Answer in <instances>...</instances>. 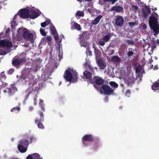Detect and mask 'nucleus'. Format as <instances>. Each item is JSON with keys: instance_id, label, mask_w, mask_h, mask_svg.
Returning <instances> with one entry per match:
<instances>
[{"instance_id": "obj_1", "label": "nucleus", "mask_w": 159, "mask_h": 159, "mask_svg": "<svg viewBox=\"0 0 159 159\" xmlns=\"http://www.w3.org/2000/svg\"><path fill=\"white\" fill-rule=\"evenodd\" d=\"M158 14L156 12H153L152 16L149 17V25L151 30H152L154 35H156L159 33V25L157 19Z\"/></svg>"}, {"instance_id": "obj_2", "label": "nucleus", "mask_w": 159, "mask_h": 159, "mask_svg": "<svg viewBox=\"0 0 159 159\" xmlns=\"http://www.w3.org/2000/svg\"><path fill=\"white\" fill-rule=\"evenodd\" d=\"M77 72L68 69L64 72V77L65 79L68 82L71 81L73 79V81H76L78 79Z\"/></svg>"}, {"instance_id": "obj_3", "label": "nucleus", "mask_w": 159, "mask_h": 159, "mask_svg": "<svg viewBox=\"0 0 159 159\" xmlns=\"http://www.w3.org/2000/svg\"><path fill=\"white\" fill-rule=\"evenodd\" d=\"M12 46V43L7 40L0 41V55H4L7 54L5 49L11 48Z\"/></svg>"}, {"instance_id": "obj_4", "label": "nucleus", "mask_w": 159, "mask_h": 159, "mask_svg": "<svg viewBox=\"0 0 159 159\" xmlns=\"http://www.w3.org/2000/svg\"><path fill=\"white\" fill-rule=\"evenodd\" d=\"M100 93L107 95H112L114 93V89H112L109 85L106 84L102 85L99 88Z\"/></svg>"}, {"instance_id": "obj_5", "label": "nucleus", "mask_w": 159, "mask_h": 159, "mask_svg": "<svg viewBox=\"0 0 159 159\" xmlns=\"http://www.w3.org/2000/svg\"><path fill=\"white\" fill-rule=\"evenodd\" d=\"M38 114L40 117H37L35 120V123L37 125L38 127L41 129H44L45 128L44 126L42 123L44 121V116L43 112L39 111Z\"/></svg>"}, {"instance_id": "obj_6", "label": "nucleus", "mask_w": 159, "mask_h": 159, "mask_svg": "<svg viewBox=\"0 0 159 159\" xmlns=\"http://www.w3.org/2000/svg\"><path fill=\"white\" fill-rule=\"evenodd\" d=\"M104 80L100 77L98 76H94L92 80H91V83L93 84V86L95 88L99 89L97 85H104Z\"/></svg>"}, {"instance_id": "obj_7", "label": "nucleus", "mask_w": 159, "mask_h": 159, "mask_svg": "<svg viewBox=\"0 0 159 159\" xmlns=\"http://www.w3.org/2000/svg\"><path fill=\"white\" fill-rule=\"evenodd\" d=\"M28 139L30 140V141L28 139H24L19 141L18 145H22V146L27 147L29 144L32 143L33 141L34 140V138L32 136L28 137Z\"/></svg>"}, {"instance_id": "obj_8", "label": "nucleus", "mask_w": 159, "mask_h": 159, "mask_svg": "<svg viewBox=\"0 0 159 159\" xmlns=\"http://www.w3.org/2000/svg\"><path fill=\"white\" fill-rule=\"evenodd\" d=\"M7 89L4 90L5 93H8L9 96L13 95L17 91V89L14 84H11L9 88H6Z\"/></svg>"}, {"instance_id": "obj_9", "label": "nucleus", "mask_w": 159, "mask_h": 159, "mask_svg": "<svg viewBox=\"0 0 159 159\" xmlns=\"http://www.w3.org/2000/svg\"><path fill=\"white\" fill-rule=\"evenodd\" d=\"M82 140L84 145L87 146L86 144L85 141H88L90 142H93L95 140V138L90 134H85L82 138Z\"/></svg>"}, {"instance_id": "obj_10", "label": "nucleus", "mask_w": 159, "mask_h": 159, "mask_svg": "<svg viewBox=\"0 0 159 159\" xmlns=\"http://www.w3.org/2000/svg\"><path fill=\"white\" fill-rule=\"evenodd\" d=\"M24 33L23 34V37L25 40H30L32 43L33 41V34L30 33L29 30L26 29L25 30Z\"/></svg>"}, {"instance_id": "obj_11", "label": "nucleus", "mask_w": 159, "mask_h": 159, "mask_svg": "<svg viewBox=\"0 0 159 159\" xmlns=\"http://www.w3.org/2000/svg\"><path fill=\"white\" fill-rule=\"evenodd\" d=\"M20 11V15L21 18L26 19L30 17V11L28 9L25 8L21 9Z\"/></svg>"}, {"instance_id": "obj_12", "label": "nucleus", "mask_w": 159, "mask_h": 159, "mask_svg": "<svg viewBox=\"0 0 159 159\" xmlns=\"http://www.w3.org/2000/svg\"><path fill=\"white\" fill-rule=\"evenodd\" d=\"M115 24L118 26H122L124 24V19L121 16H118L115 19Z\"/></svg>"}, {"instance_id": "obj_13", "label": "nucleus", "mask_w": 159, "mask_h": 159, "mask_svg": "<svg viewBox=\"0 0 159 159\" xmlns=\"http://www.w3.org/2000/svg\"><path fill=\"white\" fill-rule=\"evenodd\" d=\"M84 76V79L87 80L88 82L91 83V80H92V73L88 71H85L83 73Z\"/></svg>"}, {"instance_id": "obj_14", "label": "nucleus", "mask_w": 159, "mask_h": 159, "mask_svg": "<svg viewBox=\"0 0 159 159\" xmlns=\"http://www.w3.org/2000/svg\"><path fill=\"white\" fill-rule=\"evenodd\" d=\"M26 61V58L23 57L20 59L13 58L12 60V63L13 65L16 66L19 65L22 62H24Z\"/></svg>"}, {"instance_id": "obj_15", "label": "nucleus", "mask_w": 159, "mask_h": 159, "mask_svg": "<svg viewBox=\"0 0 159 159\" xmlns=\"http://www.w3.org/2000/svg\"><path fill=\"white\" fill-rule=\"evenodd\" d=\"M97 63L100 69H103L106 68V63L103 60L99 59L97 61Z\"/></svg>"}, {"instance_id": "obj_16", "label": "nucleus", "mask_w": 159, "mask_h": 159, "mask_svg": "<svg viewBox=\"0 0 159 159\" xmlns=\"http://www.w3.org/2000/svg\"><path fill=\"white\" fill-rule=\"evenodd\" d=\"M134 81V78L133 77L128 76L127 79H125V84L128 86L132 85Z\"/></svg>"}, {"instance_id": "obj_17", "label": "nucleus", "mask_w": 159, "mask_h": 159, "mask_svg": "<svg viewBox=\"0 0 159 159\" xmlns=\"http://www.w3.org/2000/svg\"><path fill=\"white\" fill-rule=\"evenodd\" d=\"M39 16L38 13L34 11V10H31L30 11V17L31 19H35Z\"/></svg>"}, {"instance_id": "obj_18", "label": "nucleus", "mask_w": 159, "mask_h": 159, "mask_svg": "<svg viewBox=\"0 0 159 159\" xmlns=\"http://www.w3.org/2000/svg\"><path fill=\"white\" fill-rule=\"evenodd\" d=\"M111 10V11H114L119 12L123 11V8L120 6H113Z\"/></svg>"}, {"instance_id": "obj_19", "label": "nucleus", "mask_w": 159, "mask_h": 159, "mask_svg": "<svg viewBox=\"0 0 159 159\" xmlns=\"http://www.w3.org/2000/svg\"><path fill=\"white\" fill-rule=\"evenodd\" d=\"M90 37L89 33L88 31H84L82 35L80 36V38L82 39H87Z\"/></svg>"}, {"instance_id": "obj_20", "label": "nucleus", "mask_w": 159, "mask_h": 159, "mask_svg": "<svg viewBox=\"0 0 159 159\" xmlns=\"http://www.w3.org/2000/svg\"><path fill=\"white\" fill-rule=\"evenodd\" d=\"M150 12V9L147 6H146L145 8L143 9V14L145 17H146Z\"/></svg>"}, {"instance_id": "obj_21", "label": "nucleus", "mask_w": 159, "mask_h": 159, "mask_svg": "<svg viewBox=\"0 0 159 159\" xmlns=\"http://www.w3.org/2000/svg\"><path fill=\"white\" fill-rule=\"evenodd\" d=\"M102 16L101 15L98 16L94 20H92L91 23L93 25H97L99 22Z\"/></svg>"}, {"instance_id": "obj_22", "label": "nucleus", "mask_w": 159, "mask_h": 159, "mask_svg": "<svg viewBox=\"0 0 159 159\" xmlns=\"http://www.w3.org/2000/svg\"><path fill=\"white\" fill-rule=\"evenodd\" d=\"M25 147L22 146V145H18V148L20 152L21 153L25 152L27 151V148Z\"/></svg>"}, {"instance_id": "obj_23", "label": "nucleus", "mask_w": 159, "mask_h": 159, "mask_svg": "<svg viewBox=\"0 0 159 159\" xmlns=\"http://www.w3.org/2000/svg\"><path fill=\"white\" fill-rule=\"evenodd\" d=\"M29 84L30 86H31L33 89H34V85L36 84L37 83V80H34L33 79H30V80L29 81Z\"/></svg>"}, {"instance_id": "obj_24", "label": "nucleus", "mask_w": 159, "mask_h": 159, "mask_svg": "<svg viewBox=\"0 0 159 159\" xmlns=\"http://www.w3.org/2000/svg\"><path fill=\"white\" fill-rule=\"evenodd\" d=\"M50 29L51 31V34L52 35H55L57 33L56 29L52 24V25L50 27Z\"/></svg>"}, {"instance_id": "obj_25", "label": "nucleus", "mask_w": 159, "mask_h": 159, "mask_svg": "<svg viewBox=\"0 0 159 159\" xmlns=\"http://www.w3.org/2000/svg\"><path fill=\"white\" fill-rule=\"evenodd\" d=\"M111 37V36L110 34L108 33L103 37L102 39L103 40L107 42L109 40Z\"/></svg>"}, {"instance_id": "obj_26", "label": "nucleus", "mask_w": 159, "mask_h": 159, "mask_svg": "<svg viewBox=\"0 0 159 159\" xmlns=\"http://www.w3.org/2000/svg\"><path fill=\"white\" fill-rule=\"evenodd\" d=\"M109 84L113 89L117 88L118 86V84L114 81H110Z\"/></svg>"}, {"instance_id": "obj_27", "label": "nucleus", "mask_w": 159, "mask_h": 159, "mask_svg": "<svg viewBox=\"0 0 159 159\" xmlns=\"http://www.w3.org/2000/svg\"><path fill=\"white\" fill-rule=\"evenodd\" d=\"M157 88H159V83H154L152 86V89L153 90L158 89Z\"/></svg>"}, {"instance_id": "obj_28", "label": "nucleus", "mask_w": 159, "mask_h": 159, "mask_svg": "<svg viewBox=\"0 0 159 159\" xmlns=\"http://www.w3.org/2000/svg\"><path fill=\"white\" fill-rule=\"evenodd\" d=\"M112 61H114L119 63L120 61V59L118 56H114L112 58Z\"/></svg>"}, {"instance_id": "obj_29", "label": "nucleus", "mask_w": 159, "mask_h": 159, "mask_svg": "<svg viewBox=\"0 0 159 159\" xmlns=\"http://www.w3.org/2000/svg\"><path fill=\"white\" fill-rule=\"evenodd\" d=\"M39 101H40V102L39 103V105L40 106L42 110L43 111H45V109L44 107V104L43 103V101L41 99H40Z\"/></svg>"}, {"instance_id": "obj_30", "label": "nucleus", "mask_w": 159, "mask_h": 159, "mask_svg": "<svg viewBox=\"0 0 159 159\" xmlns=\"http://www.w3.org/2000/svg\"><path fill=\"white\" fill-rule=\"evenodd\" d=\"M33 157V159H42V157H41L40 155L37 153H34L32 154Z\"/></svg>"}, {"instance_id": "obj_31", "label": "nucleus", "mask_w": 159, "mask_h": 159, "mask_svg": "<svg viewBox=\"0 0 159 159\" xmlns=\"http://www.w3.org/2000/svg\"><path fill=\"white\" fill-rule=\"evenodd\" d=\"M26 28H25L24 29H23L22 28H19L17 31V34H22L24 33V32L25 30H26Z\"/></svg>"}, {"instance_id": "obj_32", "label": "nucleus", "mask_w": 159, "mask_h": 159, "mask_svg": "<svg viewBox=\"0 0 159 159\" xmlns=\"http://www.w3.org/2000/svg\"><path fill=\"white\" fill-rule=\"evenodd\" d=\"M54 39L56 41V43H57V45H59L61 42V39L59 41H58L59 39V37L58 35H56L54 36Z\"/></svg>"}, {"instance_id": "obj_33", "label": "nucleus", "mask_w": 159, "mask_h": 159, "mask_svg": "<svg viewBox=\"0 0 159 159\" xmlns=\"http://www.w3.org/2000/svg\"><path fill=\"white\" fill-rule=\"evenodd\" d=\"M74 25L75 29L78 30H80L81 27L80 25L76 23V22H74Z\"/></svg>"}, {"instance_id": "obj_34", "label": "nucleus", "mask_w": 159, "mask_h": 159, "mask_svg": "<svg viewBox=\"0 0 159 159\" xmlns=\"http://www.w3.org/2000/svg\"><path fill=\"white\" fill-rule=\"evenodd\" d=\"M20 109V107L18 106H16V107H14L13 108L11 109V112H15L16 111H19Z\"/></svg>"}, {"instance_id": "obj_35", "label": "nucleus", "mask_w": 159, "mask_h": 159, "mask_svg": "<svg viewBox=\"0 0 159 159\" xmlns=\"http://www.w3.org/2000/svg\"><path fill=\"white\" fill-rule=\"evenodd\" d=\"M152 46H151V53L150 54H152L153 53V49L155 48L156 47V43H155L154 41H153V42H152Z\"/></svg>"}, {"instance_id": "obj_36", "label": "nucleus", "mask_w": 159, "mask_h": 159, "mask_svg": "<svg viewBox=\"0 0 159 159\" xmlns=\"http://www.w3.org/2000/svg\"><path fill=\"white\" fill-rule=\"evenodd\" d=\"M84 13L83 12L80 11H77L76 13V15L78 16H84Z\"/></svg>"}, {"instance_id": "obj_37", "label": "nucleus", "mask_w": 159, "mask_h": 159, "mask_svg": "<svg viewBox=\"0 0 159 159\" xmlns=\"http://www.w3.org/2000/svg\"><path fill=\"white\" fill-rule=\"evenodd\" d=\"M42 39L44 41H46V39H47L48 41H50L52 40V37L50 35H48L47 36V38H46L45 37H43Z\"/></svg>"}, {"instance_id": "obj_38", "label": "nucleus", "mask_w": 159, "mask_h": 159, "mask_svg": "<svg viewBox=\"0 0 159 159\" xmlns=\"http://www.w3.org/2000/svg\"><path fill=\"white\" fill-rule=\"evenodd\" d=\"M142 68L140 66H138L135 69L136 72L137 74L140 73L141 71Z\"/></svg>"}, {"instance_id": "obj_39", "label": "nucleus", "mask_w": 159, "mask_h": 159, "mask_svg": "<svg viewBox=\"0 0 159 159\" xmlns=\"http://www.w3.org/2000/svg\"><path fill=\"white\" fill-rule=\"evenodd\" d=\"M0 77L3 79H6L7 78L6 75L5 74L4 72H2L0 74Z\"/></svg>"}, {"instance_id": "obj_40", "label": "nucleus", "mask_w": 159, "mask_h": 159, "mask_svg": "<svg viewBox=\"0 0 159 159\" xmlns=\"http://www.w3.org/2000/svg\"><path fill=\"white\" fill-rule=\"evenodd\" d=\"M41 34L43 36H45L46 35V32H45L44 30L41 28L40 30Z\"/></svg>"}, {"instance_id": "obj_41", "label": "nucleus", "mask_w": 159, "mask_h": 159, "mask_svg": "<svg viewBox=\"0 0 159 159\" xmlns=\"http://www.w3.org/2000/svg\"><path fill=\"white\" fill-rule=\"evenodd\" d=\"M17 24H16V21H12L11 23V28H14L16 26H17Z\"/></svg>"}, {"instance_id": "obj_42", "label": "nucleus", "mask_w": 159, "mask_h": 159, "mask_svg": "<svg viewBox=\"0 0 159 159\" xmlns=\"http://www.w3.org/2000/svg\"><path fill=\"white\" fill-rule=\"evenodd\" d=\"M127 43L128 44H130L131 45H134V41L132 40H127Z\"/></svg>"}, {"instance_id": "obj_43", "label": "nucleus", "mask_w": 159, "mask_h": 159, "mask_svg": "<svg viewBox=\"0 0 159 159\" xmlns=\"http://www.w3.org/2000/svg\"><path fill=\"white\" fill-rule=\"evenodd\" d=\"M105 42L103 40H100L98 42V44L101 46H103L105 44Z\"/></svg>"}, {"instance_id": "obj_44", "label": "nucleus", "mask_w": 159, "mask_h": 159, "mask_svg": "<svg viewBox=\"0 0 159 159\" xmlns=\"http://www.w3.org/2000/svg\"><path fill=\"white\" fill-rule=\"evenodd\" d=\"M88 67L90 71L92 72H94V70L93 69V67H92L91 65H88Z\"/></svg>"}, {"instance_id": "obj_45", "label": "nucleus", "mask_w": 159, "mask_h": 159, "mask_svg": "<svg viewBox=\"0 0 159 159\" xmlns=\"http://www.w3.org/2000/svg\"><path fill=\"white\" fill-rule=\"evenodd\" d=\"M16 38L19 41H21L23 39L22 37V36H20L19 35H18V34H17L16 35Z\"/></svg>"}, {"instance_id": "obj_46", "label": "nucleus", "mask_w": 159, "mask_h": 159, "mask_svg": "<svg viewBox=\"0 0 159 159\" xmlns=\"http://www.w3.org/2000/svg\"><path fill=\"white\" fill-rule=\"evenodd\" d=\"M136 22H129L128 24L129 27H134L136 25Z\"/></svg>"}, {"instance_id": "obj_47", "label": "nucleus", "mask_w": 159, "mask_h": 159, "mask_svg": "<svg viewBox=\"0 0 159 159\" xmlns=\"http://www.w3.org/2000/svg\"><path fill=\"white\" fill-rule=\"evenodd\" d=\"M7 85V83H4L2 84V85L0 86V90L2 89V88L5 87Z\"/></svg>"}, {"instance_id": "obj_48", "label": "nucleus", "mask_w": 159, "mask_h": 159, "mask_svg": "<svg viewBox=\"0 0 159 159\" xmlns=\"http://www.w3.org/2000/svg\"><path fill=\"white\" fill-rule=\"evenodd\" d=\"M84 40L83 39H81L80 41V45L82 46H83L84 47H85L86 46V44L85 43H84L83 41Z\"/></svg>"}, {"instance_id": "obj_49", "label": "nucleus", "mask_w": 159, "mask_h": 159, "mask_svg": "<svg viewBox=\"0 0 159 159\" xmlns=\"http://www.w3.org/2000/svg\"><path fill=\"white\" fill-rule=\"evenodd\" d=\"M87 51H86L87 54L88 55H92V52L89 50V48H87Z\"/></svg>"}, {"instance_id": "obj_50", "label": "nucleus", "mask_w": 159, "mask_h": 159, "mask_svg": "<svg viewBox=\"0 0 159 159\" xmlns=\"http://www.w3.org/2000/svg\"><path fill=\"white\" fill-rule=\"evenodd\" d=\"M134 54V53L133 52L131 51H129L127 53V56L128 57H130L131 56H132Z\"/></svg>"}, {"instance_id": "obj_51", "label": "nucleus", "mask_w": 159, "mask_h": 159, "mask_svg": "<svg viewBox=\"0 0 159 159\" xmlns=\"http://www.w3.org/2000/svg\"><path fill=\"white\" fill-rule=\"evenodd\" d=\"M37 96H36V97L34 98V106L36 105L37 104Z\"/></svg>"}, {"instance_id": "obj_52", "label": "nucleus", "mask_w": 159, "mask_h": 159, "mask_svg": "<svg viewBox=\"0 0 159 159\" xmlns=\"http://www.w3.org/2000/svg\"><path fill=\"white\" fill-rule=\"evenodd\" d=\"M47 25H48L49 24L51 23V21L50 19H48L46 20L45 21Z\"/></svg>"}, {"instance_id": "obj_53", "label": "nucleus", "mask_w": 159, "mask_h": 159, "mask_svg": "<svg viewBox=\"0 0 159 159\" xmlns=\"http://www.w3.org/2000/svg\"><path fill=\"white\" fill-rule=\"evenodd\" d=\"M45 22H44L43 23H41V26L42 27L44 28L47 25Z\"/></svg>"}, {"instance_id": "obj_54", "label": "nucleus", "mask_w": 159, "mask_h": 159, "mask_svg": "<svg viewBox=\"0 0 159 159\" xmlns=\"http://www.w3.org/2000/svg\"><path fill=\"white\" fill-rule=\"evenodd\" d=\"M26 159H33V156L29 155L27 157Z\"/></svg>"}, {"instance_id": "obj_55", "label": "nucleus", "mask_w": 159, "mask_h": 159, "mask_svg": "<svg viewBox=\"0 0 159 159\" xmlns=\"http://www.w3.org/2000/svg\"><path fill=\"white\" fill-rule=\"evenodd\" d=\"M131 93V91L129 89H127L126 91V94H130Z\"/></svg>"}, {"instance_id": "obj_56", "label": "nucleus", "mask_w": 159, "mask_h": 159, "mask_svg": "<svg viewBox=\"0 0 159 159\" xmlns=\"http://www.w3.org/2000/svg\"><path fill=\"white\" fill-rule=\"evenodd\" d=\"M132 7L133 8L134 10H137L138 9V7L137 6L135 5H132Z\"/></svg>"}, {"instance_id": "obj_57", "label": "nucleus", "mask_w": 159, "mask_h": 159, "mask_svg": "<svg viewBox=\"0 0 159 159\" xmlns=\"http://www.w3.org/2000/svg\"><path fill=\"white\" fill-rule=\"evenodd\" d=\"M14 71V70L13 69H10L9 71V73L10 74H11L13 73Z\"/></svg>"}, {"instance_id": "obj_58", "label": "nucleus", "mask_w": 159, "mask_h": 159, "mask_svg": "<svg viewBox=\"0 0 159 159\" xmlns=\"http://www.w3.org/2000/svg\"><path fill=\"white\" fill-rule=\"evenodd\" d=\"M147 25L145 24H144L142 26V28L143 29L146 30L147 29Z\"/></svg>"}, {"instance_id": "obj_59", "label": "nucleus", "mask_w": 159, "mask_h": 159, "mask_svg": "<svg viewBox=\"0 0 159 159\" xmlns=\"http://www.w3.org/2000/svg\"><path fill=\"white\" fill-rule=\"evenodd\" d=\"M10 29L9 28H7L6 30V34L8 33L9 32H10Z\"/></svg>"}, {"instance_id": "obj_60", "label": "nucleus", "mask_w": 159, "mask_h": 159, "mask_svg": "<svg viewBox=\"0 0 159 159\" xmlns=\"http://www.w3.org/2000/svg\"><path fill=\"white\" fill-rule=\"evenodd\" d=\"M29 109L30 111H32L34 110V107L32 106H31L29 107Z\"/></svg>"}, {"instance_id": "obj_61", "label": "nucleus", "mask_w": 159, "mask_h": 159, "mask_svg": "<svg viewBox=\"0 0 159 159\" xmlns=\"http://www.w3.org/2000/svg\"><path fill=\"white\" fill-rule=\"evenodd\" d=\"M113 0H103L104 2H112V1H113Z\"/></svg>"}, {"instance_id": "obj_62", "label": "nucleus", "mask_w": 159, "mask_h": 159, "mask_svg": "<svg viewBox=\"0 0 159 159\" xmlns=\"http://www.w3.org/2000/svg\"><path fill=\"white\" fill-rule=\"evenodd\" d=\"M118 0H113V1H112V2L111 3V4L112 5L114 4Z\"/></svg>"}, {"instance_id": "obj_63", "label": "nucleus", "mask_w": 159, "mask_h": 159, "mask_svg": "<svg viewBox=\"0 0 159 159\" xmlns=\"http://www.w3.org/2000/svg\"><path fill=\"white\" fill-rule=\"evenodd\" d=\"M152 57H151V58H150L149 60V62L150 63H151L152 61H153V60H152Z\"/></svg>"}, {"instance_id": "obj_64", "label": "nucleus", "mask_w": 159, "mask_h": 159, "mask_svg": "<svg viewBox=\"0 0 159 159\" xmlns=\"http://www.w3.org/2000/svg\"><path fill=\"white\" fill-rule=\"evenodd\" d=\"M37 61L38 62H41L42 61V60L41 59L39 58H38L37 59Z\"/></svg>"}]
</instances>
